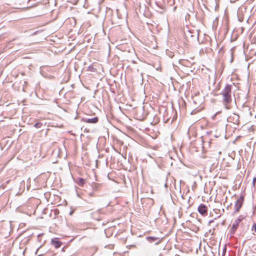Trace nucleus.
Here are the masks:
<instances>
[{"mask_svg":"<svg viewBox=\"0 0 256 256\" xmlns=\"http://www.w3.org/2000/svg\"><path fill=\"white\" fill-rule=\"evenodd\" d=\"M198 211L200 214L204 215L207 213L208 208L206 205L201 204L198 208Z\"/></svg>","mask_w":256,"mask_h":256,"instance_id":"nucleus-4","label":"nucleus"},{"mask_svg":"<svg viewBox=\"0 0 256 256\" xmlns=\"http://www.w3.org/2000/svg\"><path fill=\"white\" fill-rule=\"evenodd\" d=\"M77 184L80 186H83L85 184V180L82 178H78V179Z\"/></svg>","mask_w":256,"mask_h":256,"instance_id":"nucleus-8","label":"nucleus"},{"mask_svg":"<svg viewBox=\"0 0 256 256\" xmlns=\"http://www.w3.org/2000/svg\"><path fill=\"white\" fill-rule=\"evenodd\" d=\"M220 114V112H218L216 113L214 115V116H212V119L213 120H216V116H217L218 114Z\"/></svg>","mask_w":256,"mask_h":256,"instance_id":"nucleus-12","label":"nucleus"},{"mask_svg":"<svg viewBox=\"0 0 256 256\" xmlns=\"http://www.w3.org/2000/svg\"><path fill=\"white\" fill-rule=\"evenodd\" d=\"M243 202V198L242 197H240L238 199L236 204H235V208L236 211L238 212L240 209L241 208Z\"/></svg>","mask_w":256,"mask_h":256,"instance_id":"nucleus-3","label":"nucleus"},{"mask_svg":"<svg viewBox=\"0 0 256 256\" xmlns=\"http://www.w3.org/2000/svg\"><path fill=\"white\" fill-rule=\"evenodd\" d=\"M240 118L238 114H233L229 118V121L232 122L234 124H240Z\"/></svg>","mask_w":256,"mask_h":256,"instance_id":"nucleus-2","label":"nucleus"},{"mask_svg":"<svg viewBox=\"0 0 256 256\" xmlns=\"http://www.w3.org/2000/svg\"><path fill=\"white\" fill-rule=\"evenodd\" d=\"M252 228L254 229V231L256 232V224H254Z\"/></svg>","mask_w":256,"mask_h":256,"instance_id":"nucleus-13","label":"nucleus"},{"mask_svg":"<svg viewBox=\"0 0 256 256\" xmlns=\"http://www.w3.org/2000/svg\"><path fill=\"white\" fill-rule=\"evenodd\" d=\"M42 126V124L40 122H38L34 124V126L36 128H40Z\"/></svg>","mask_w":256,"mask_h":256,"instance_id":"nucleus-10","label":"nucleus"},{"mask_svg":"<svg viewBox=\"0 0 256 256\" xmlns=\"http://www.w3.org/2000/svg\"><path fill=\"white\" fill-rule=\"evenodd\" d=\"M256 184V177L253 178L252 180V186H255Z\"/></svg>","mask_w":256,"mask_h":256,"instance_id":"nucleus-11","label":"nucleus"},{"mask_svg":"<svg viewBox=\"0 0 256 256\" xmlns=\"http://www.w3.org/2000/svg\"><path fill=\"white\" fill-rule=\"evenodd\" d=\"M62 242L58 240V238H54L52 240V244L56 248H58L62 245Z\"/></svg>","mask_w":256,"mask_h":256,"instance_id":"nucleus-5","label":"nucleus"},{"mask_svg":"<svg viewBox=\"0 0 256 256\" xmlns=\"http://www.w3.org/2000/svg\"><path fill=\"white\" fill-rule=\"evenodd\" d=\"M87 71L90 72H95L96 71V68H94L93 64L89 66L87 68Z\"/></svg>","mask_w":256,"mask_h":256,"instance_id":"nucleus-7","label":"nucleus"},{"mask_svg":"<svg viewBox=\"0 0 256 256\" xmlns=\"http://www.w3.org/2000/svg\"><path fill=\"white\" fill-rule=\"evenodd\" d=\"M194 104H196V102L195 101L194 102Z\"/></svg>","mask_w":256,"mask_h":256,"instance_id":"nucleus-18","label":"nucleus"},{"mask_svg":"<svg viewBox=\"0 0 256 256\" xmlns=\"http://www.w3.org/2000/svg\"><path fill=\"white\" fill-rule=\"evenodd\" d=\"M159 256H162V255H160Z\"/></svg>","mask_w":256,"mask_h":256,"instance_id":"nucleus-19","label":"nucleus"},{"mask_svg":"<svg viewBox=\"0 0 256 256\" xmlns=\"http://www.w3.org/2000/svg\"><path fill=\"white\" fill-rule=\"evenodd\" d=\"M190 18V14H188V16L186 17V19H189Z\"/></svg>","mask_w":256,"mask_h":256,"instance_id":"nucleus-16","label":"nucleus"},{"mask_svg":"<svg viewBox=\"0 0 256 256\" xmlns=\"http://www.w3.org/2000/svg\"><path fill=\"white\" fill-rule=\"evenodd\" d=\"M96 188H98L99 186V184H96V183H94L93 184Z\"/></svg>","mask_w":256,"mask_h":256,"instance_id":"nucleus-14","label":"nucleus"},{"mask_svg":"<svg viewBox=\"0 0 256 256\" xmlns=\"http://www.w3.org/2000/svg\"><path fill=\"white\" fill-rule=\"evenodd\" d=\"M198 230V228L196 227V228H193V231H195L196 232Z\"/></svg>","mask_w":256,"mask_h":256,"instance_id":"nucleus-15","label":"nucleus"},{"mask_svg":"<svg viewBox=\"0 0 256 256\" xmlns=\"http://www.w3.org/2000/svg\"><path fill=\"white\" fill-rule=\"evenodd\" d=\"M31 7H32V6H30V7H28V8H22V10H28V9L30 8Z\"/></svg>","mask_w":256,"mask_h":256,"instance_id":"nucleus-17","label":"nucleus"},{"mask_svg":"<svg viewBox=\"0 0 256 256\" xmlns=\"http://www.w3.org/2000/svg\"><path fill=\"white\" fill-rule=\"evenodd\" d=\"M84 122L87 123L95 124L98 122V118L97 117H95L92 118H88L86 120H85Z\"/></svg>","mask_w":256,"mask_h":256,"instance_id":"nucleus-6","label":"nucleus"},{"mask_svg":"<svg viewBox=\"0 0 256 256\" xmlns=\"http://www.w3.org/2000/svg\"><path fill=\"white\" fill-rule=\"evenodd\" d=\"M231 86L227 85L222 92V95L224 97V103L226 109H230L231 106L230 103L232 102L231 98Z\"/></svg>","mask_w":256,"mask_h":256,"instance_id":"nucleus-1","label":"nucleus"},{"mask_svg":"<svg viewBox=\"0 0 256 256\" xmlns=\"http://www.w3.org/2000/svg\"><path fill=\"white\" fill-rule=\"evenodd\" d=\"M193 108H194V110H193V111H194V112H198L201 110L202 109V107H196V106H194L193 105Z\"/></svg>","mask_w":256,"mask_h":256,"instance_id":"nucleus-9","label":"nucleus"}]
</instances>
